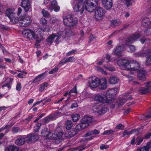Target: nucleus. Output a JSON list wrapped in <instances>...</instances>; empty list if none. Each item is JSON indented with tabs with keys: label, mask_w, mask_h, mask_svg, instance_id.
<instances>
[{
	"label": "nucleus",
	"mask_w": 151,
	"mask_h": 151,
	"mask_svg": "<svg viewBox=\"0 0 151 151\" xmlns=\"http://www.w3.org/2000/svg\"><path fill=\"white\" fill-rule=\"evenodd\" d=\"M117 63L118 65L124 66L127 70H138L140 67L139 63L134 60L129 61L127 60L120 59Z\"/></svg>",
	"instance_id": "f257e3e1"
},
{
	"label": "nucleus",
	"mask_w": 151,
	"mask_h": 151,
	"mask_svg": "<svg viewBox=\"0 0 151 151\" xmlns=\"http://www.w3.org/2000/svg\"><path fill=\"white\" fill-rule=\"evenodd\" d=\"M107 97V96L103 93H98L94 96L93 100L95 101L109 104L112 108H114L115 103V98H110L108 99Z\"/></svg>",
	"instance_id": "f03ea898"
},
{
	"label": "nucleus",
	"mask_w": 151,
	"mask_h": 151,
	"mask_svg": "<svg viewBox=\"0 0 151 151\" xmlns=\"http://www.w3.org/2000/svg\"><path fill=\"white\" fill-rule=\"evenodd\" d=\"M63 18L64 24L68 26H75L78 22L77 18L72 15H68L63 17Z\"/></svg>",
	"instance_id": "7ed1b4c3"
},
{
	"label": "nucleus",
	"mask_w": 151,
	"mask_h": 151,
	"mask_svg": "<svg viewBox=\"0 0 151 151\" xmlns=\"http://www.w3.org/2000/svg\"><path fill=\"white\" fill-rule=\"evenodd\" d=\"M98 5L97 0H87L84 5L85 9L89 12H92Z\"/></svg>",
	"instance_id": "20e7f679"
},
{
	"label": "nucleus",
	"mask_w": 151,
	"mask_h": 151,
	"mask_svg": "<svg viewBox=\"0 0 151 151\" xmlns=\"http://www.w3.org/2000/svg\"><path fill=\"white\" fill-rule=\"evenodd\" d=\"M92 110L94 112L97 113L99 115L104 114L108 110L107 107L96 103H93L92 105Z\"/></svg>",
	"instance_id": "39448f33"
},
{
	"label": "nucleus",
	"mask_w": 151,
	"mask_h": 151,
	"mask_svg": "<svg viewBox=\"0 0 151 151\" xmlns=\"http://www.w3.org/2000/svg\"><path fill=\"white\" fill-rule=\"evenodd\" d=\"M99 79L96 76L91 77L88 78V85L91 88H96L99 84Z\"/></svg>",
	"instance_id": "423d86ee"
},
{
	"label": "nucleus",
	"mask_w": 151,
	"mask_h": 151,
	"mask_svg": "<svg viewBox=\"0 0 151 151\" xmlns=\"http://www.w3.org/2000/svg\"><path fill=\"white\" fill-rule=\"evenodd\" d=\"M14 10L13 9H8L5 12L6 16L9 19L10 21L12 22L15 23H17L18 19L15 17L16 14L14 12Z\"/></svg>",
	"instance_id": "0eeeda50"
},
{
	"label": "nucleus",
	"mask_w": 151,
	"mask_h": 151,
	"mask_svg": "<svg viewBox=\"0 0 151 151\" xmlns=\"http://www.w3.org/2000/svg\"><path fill=\"white\" fill-rule=\"evenodd\" d=\"M22 34L24 37L29 40L36 39L37 37L35 32L33 30L29 29L24 30L22 32Z\"/></svg>",
	"instance_id": "6e6552de"
},
{
	"label": "nucleus",
	"mask_w": 151,
	"mask_h": 151,
	"mask_svg": "<svg viewBox=\"0 0 151 151\" xmlns=\"http://www.w3.org/2000/svg\"><path fill=\"white\" fill-rule=\"evenodd\" d=\"M75 1L76 2V4L73 8L74 12H80L81 14H82L84 10L83 1L79 0L78 1Z\"/></svg>",
	"instance_id": "1a4fd4ad"
},
{
	"label": "nucleus",
	"mask_w": 151,
	"mask_h": 151,
	"mask_svg": "<svg viewBox=\"0 0 151 151\" xmlns=\"http://www.w3.org/2000/svg\"><path fill=\"white\" fill-rule=\"evenodd\" d=\"M31 22L29 17L25 16L22 17L19 21V25L22 27H26L29 26Z\"/></svg>",
	"instance_id": "9d476101"
},
{
	"label": "nucleus",
	"mask_w": 151,
	"mask_h": 151,
	"mask_svg": "<svg viewBox=\"0 0 151 151\" xmlns=\"http://www.w3.org/2000/svg\"><path fill=\"white\" fill-rule=\"evenodd\" d=\"M104 10L101 7H98L96 10L95 12L94 18L97 20L101 19L104 15Z\"/></svg>",
	"instance_id": "9b49d317"
},
{
	"label": "nucleus",
	"mask_w": 151,
	"mask_h": 151,
	"mask_svg": "<svg viewBox=\"0 0 151 151\" xmlns=\"http://www.w3.org/2000/svg\"><path fill=\"white\" fill-rule=\"evenodd\" d=\"M139 37L140 36L138 33H136L131 35L126 40L125 42L126 45L129 46Z\"/></svg>",
	"instance_id": "f8f14e48"
},
{
	"label": "nucleus",
	"mask_w": 151,
	"mask_h": 151,
	"mask_svg": "<svg viewBox=\"0 0 151 151\" xmlns=\"http://www.w3.org/2000/svg\"><path fill=\"white\" fill-rule=\"evenodd\" d=\"M21 6L26 12L31 10L32 8L29 0H22Z\"/></svg>",
	"instance_id": "ddd939ff"
},
{
	"label": "nucleus",
	"mask_w": 151,
	"mask_h": 151,
	"mask_svg": "<svg viewBox=\"0 0 151 151\" xmlns=\"http://www.w3.org/2000/svg\"><path fill=\"white\" fill-rule=\"evenodd\" d=\"M26 142L28 143L35 142L38 139V135L33 133H30L25 137Z\"/></svg>",
	"instance_id": "4468645a"
},
{
	"label": "nucleus",
	"mask_w": 151,
	"mask_h": 151,
	"mask_svg": "<svg viewBox=\"0 0 151 151\" xmlns=\"http://www.w3.org/2000/svg\"><path fill=\"white\" fill-rule=\"evenodd\" d=\"M150 82L145 83V87H141L139 90V92L141 94H145L150 90Z\"/></svg>",
	"instance_id": "2eb2a0df"
},
{
	"label": "nucleus",
	"mask_w": 151,
	"mask_h": 151,
	"mask_svg": "<svg viewBox=\"0 0 151 151\" xmlns=\"http://www.w3.org/2000/svg\"><path fill=\"white\" fill-rule=\"evenodd\" d=\"M99 89L101 90H104L107 88V81L106 78H102L99 80Z\"/></svg>",
	"instance_id": "dca6fc26"
},
{
	"label": "nucleus",
	"mask_w": 151,
	"mask_h": 151,
	"mask_svg": "<svg viewBox=\"0 0 151 151\" xmlns=\"http://www.w3.org/2000/svg\"><path fill=\"white\" fill-rule=\"evenodd\" d=\"M124 46L121 45H118L114 49V52L115 55L119 56L121 55V53L124 50Z\"/></svg>",
	"instance_id": "f3484780"
},
{
	"label": "nucleus",
	"mask_w": 151,
	"mask_h": 151,
	"mask_svg": "<svg viewBox=\"0 0 151 151\" xmlns=\"http://www.w3.org/2000/svg\"><path fill=\"white\" fill-rule=\"evenodd\" d=\"M92 117L91 116H84L81 120L82 122L86 125V127L88 126L90 123L93 121Z\"/></svg>",
	"instance_id": "a211bd4d"
},
{
	"label": "nucleus",
	"mask_w": 151,
	"mask_h": 151,
	"mask_svg": "<svg viewBox=\"0 0 151 151\" xmlns=\"http://www.w3.org/2000/svg\"><path fill=\"white\" fill-rule=\"evenodd\" d=\"M125 98L122 99H119V101L117 102V104L118 106H121L124 104L127 100H130L132 99L131 96L128 97L127 95H125Z\"/></svg>",
	"instance_id": "6ab92c4d"
},
{
	"label": "nucleus",
	"mask_w": 151,
	"mask_h": 151,
	"mask_svg": "<svg viewBox=\"0 0 151 151\" xmlns=\"http://www.w3.org/2000/svg\"><path fill=\"white\" fill-rule=\"evenodd\" d=\"M63 135L62 129L60 127H58L55 129L54 133V137L55 139H60Z\"/></svg>",
	"instance_id": "aec40b11"
},
{
	"label": "nucleus",
	"mask_w": 151,
	"mask_h": 151,
	"mask_svg": "<svg viewBox=\"0 0 151 151\" xmlns=\"http://www.w3.org/2000/svg\"><path fill=\"white\" fill-rule=\"evenodd\" d=\"M146 72L144 70H139V73L137 74V78L142 81H145L146 79Z\"/></svg>",
	"instance_id": "412c9836"
},
{
	"label": "nucleus",
	"mask_w": 151,
	"mask_h": 151,
	"mask_svg": "<svg viewBox=\"0 0 151 151\" xmlns=\"http://www.w3.org/2000/svg\"><path fill=\"white\" fill-rule=\"evenodd\" d=\"M102 3L104 8L108 10L111 9L112 6V0H102Z\"/></svg>",
	"instance_id": "4be33fe9"
},
{
	"label": "nucleus",
	"mask_w": 151,
	"mask_h": 151,
	"mask_svg": "<svg viewBox=\"0 0 151 151\" xmlns=\"http://www.w3.org/2000/svg\"><path fill=\"white\" fill-rule=\"evenodd\" d=\"M118 91L117 88L110 89L107 91L106 92V94L109 97H110L112 96H114L117 93Z\"/></svg>",
	"instance_id": "5701e85b"
},
{
	"label": "nucleus",
	"mask_w": 151,
	"mask_h": 151,
	"mask_svg": "<svg viewBox=\"0 0 151 151\" xmlns=\"http://www.w3.org/2000/svg\"><path fill=\"white\" fill-rule=\"evenodd\" d=\"M76 60V58L73 56L61 60L60 62V63L63 65L67 62H74Z\"/></svg>",
	"instance_id": "b1692460"
},
{
	"label": "nucleus",
	"mask_w": 151,
	"mask_h": 151,
	"mask_svg": "<svg viewBox=\"0 0 151 151\" xmlns=\"http://www.w3.org/2000/svg\"><path fill=\"white\" fill-rule=\"evenodd\" d=\"M142 25L145 27L151 25V20L147 17L144 18L142 22Z\"/></svg>",
	"instance_id": "393cba45"
},
{
	"label": "nucleus",
	"mask_w": 151,
	"mask_h": 151,
	"mask_svg": "<svg viewBox=\"0 0 151 151\" xmlns=\"http://www.w3.org/2000/svg\"><path fill=\"white\" fill-rule=\"evenodd\" d=\"M50 9H53L55 12H57L60 9V7L58 6L56 1L55 0H53L51 3V6L50 7Z\"/></svg>",
	"instance_id": "a878e982"
},
{
	"label": "nucleus",
	"mask_w": 151,
	"mask_h": 151,
	"mask_svg": "<svg viewBox=\"0 0 151 151\" xmlns=\"http://www.w3.org/2000/svg\"><path fill=\"white\" fill-rule=\"evenodd\" d=\"M26 142L25 137L18 138L15 141V143L18 145H21L24 144Z\"/></svg>",
	"instance_id": "bb28decb"
},
{
	"label": "nucleus",
	"mask_w": 151,
	"mask_h": 151,
	"mask_svg": "<svg viewBox=\"0 0 151 151\" xmlns=\"http://www.w3.org/2000/svg\"><path fill=\"white\" fill-rule=\"evenodd\" d=\"M45 73H44L37 76L35 79L33 80L32 83H36L41 81L46 76V75L45 76Z\"/></svg>",
	"instance_id": "cd10ccee"
},
{
	"label": "nucleus",
	"mask_w": 151,
	"mask_h": 151,
	"mask_svg": "<svg viewBox=\"0 0 151 151\" xmlns=\"http://www.w3.org/2000/svg\"><path fill=\"white\" fill-rule=\"evenodd\" d=\"M119 79L117 77L114 76H112L109 78L108 81L110 84H114L117 83Z\"/></svg>",
	"instance_id": "c85d7f7f"
},
{
	"label": "nucleus",
	"mask_w": 151,
	"mask_h": 151,
	"mask_svg": "<svg viewBox=\"0 0 151 151\" xmlns=\"http://www.w3.org/2000/svg\"><path fill=\"white\" fill-rule=\"evenodd\" d=\"M5 151H21V150L15 146H10L5 149Z\"/></svg>",
	"instance_id": "c756f323"
},
{
	"label": "nucleus",
	"mask_w": 151,
	"mask_h": 151,
	"mask_svg": "<svg viewBox=\"0 0 151 151\" xmlns=\"http://www.w3.org/2000/svg\"><path fill=\"white\" fill-rule=\"evenodd\" d=\"M57 37L56 35L52 34L50 35L47 39V41L50 44H51L53 42L54 39L55 37Z\"/></svg>",
	"instance_id": "7c9ffc66"
},
{
	"label": "nucleus",
	"mask_w": 151,
	"mask_h": 151,
	"mask_svg": "<svg viewBox=\"0 0 151 151\" xmlns=\"http://www.w3.org/2000/svg\"><path fill=\"white\" fill-rule=\"evenodd\" d=\"M86 125H85L83 122L77 125L75 127V130L78 131H81L86 128Z\"/></svg>",
	"instance_id": "2f4dec72"
},
{
	"label": "nucleus",
	"mask_w": 151,
	"mask_h": 151,
	"mask_svg": "<svg viewBox=\"0 0 151 151\" xmlns=\"http://www.w3.org/2000/svg\"><path fill=\"white\" fill-rule=\"evenodd\" d=\"M146 52L144 51H140L134 54V55L137 57H143L146 55Z\"/></svg>",
	"instance_id": "473e14b6"
},
{
	"label": "nucleus",
	"mask_w": 151,
	"mask_h": 151,
	"mask_svg": "<svg viewBox=\"0 0 151 151\" xmlns=\"http://www.w3.org/2000/svg\"><path fill=\"white\" fill-rule=\"evenodd\" d=\"M78 132H75V131L72 130L68 132V133L65 134V136L68 137H71L74 136Z\"/></svg>",
	"instance_id": "72a5a7b5"
},
{
	"label": "nucleus",
	"mask_w": 151,
	"mask_h": 151,
	"mask_svg": "<svg viewBox=\"0 0 151 151\" xmlns=\"http://www.w3.org/2000/svg\"><path fill=\"white\" fill-rule=\"evenodd\" d=\"M65 124L66 126V128L68 130L70 129L73 126V124L72 123L71 121L70 120L66 122Z\"/></svg>",
	"instance_id": "f704fd0d"
},
{
	"label": "nucleus",
	"mask_w": 151,
	"mask_h": 151,
	"mask_svg": "<svg viewBox=\"0 0 151 151\" xmlns=\"http://www.w3.org/2000/svg\"><path fill=\"white\" fill-rule=\"evenodd\" d=\"M48 85V84L46 82L40 85V87L39 88V91H43Z\"/></svg>",
	"instance_id": "c9c22d12"
},
{
	"label": "nucleus",
	"mask_w": 151,
	"mask_h": 151,
	"mask_svg": "<svg viewBox=\"0 0 151 151\" xmlns=\"http://www.w3.org/2000/svg\"><path fill=\"white\" fill-rule=\"evenodd\" d=\"M115 132V130L110 129L104 131L102 134L103 135H109Z\"/></svg>",
	"instance_id": "e433bc0d"
},
{
	"label": "nucleus",
	"mask_w": 151,
	"mask_h": 151,
	"mask_svg": "<svg viewBox=\"0 0 151 151\" xmlns=\"http://www.w3.org/2000/svg\"><path fill=\"white\" fill-rule=\"evenodd\" d=\"M74 122H75L78 120L80 117V116L79 114H75L72 115L71 116Z\"/></svg>",
	"instance_id": "4c0bfd02"
},
{
	"label": "nucleus",
	"mask_w": 151,
	"mask_h": 151,
	"mask_svg": "<svg viewBox=\"0 0 151 151\" xmlns=\"http://www.w3.org/2000/svg\"><path fill=\"white\" fill-rule=\"evenodd\" d=\"M111 24L114 26H117L121 24V22L119 19L114 20L112 21Z\"/></svg>",
	"instance_id": "58836bf2"
},
{
	"label": "nucleus",
	"mask_w": 151,
	"mask_h": 151,
	"mask_svg": "<svg viewBox=\"0 0 151 151\" xmlns=\"http://www.w3.org/2000/svg\"><path fill=\"white\" fill-rule=\"evenodd\" d=\"M41 123H40L37 124L34 127V131L35 132H38L40 129V127L41 126Z\"/></svg>",
	"instance_id": "ea45409f"
},
{
	"label": "nucleus",
	"mask_w": 151,
	"mask_h": 151,
	"mask_svg": "<svg viewBox=\"0 0 151 151\" xmlns=\"http://www.w3.org/2000/svg\"><path fill=\"white\" fill-rule=\"evenodd\" d=\"M134 0H125L127 6L128 7L131 6Z\"/></svg>",
	"instance_id": "a19ab883"
},
{
	"label": "nucleus",
	"mask_w": 151,
	"mask_h": 151,
	"mask_svg": "<svg viewBox=\"0 0 151 151\" xmlns=\"http://www.w3.org/2000/svg\"><path fill=\"white\" fill-rule=\"evenodd\" d=\"M150 26L147 27V29L144 31L145 34L147 35H148L151 34V25Z\"/></svg>",
	"instance_id": "79ce46f5"
},
{
	"label": "nucleus",
	"mask_w": 151,
	"mask_h": 151,
	"mask_svg": "<svg viewBox=\"0 0 151 151\" xmlns=\"http://www.w3.org/2000/svg\"><path fill=\"white\" fill-rule=\"evenodd\" d=\"M41 134L42 136L46 137L48 134V131L47 129L46 128H45L42 131Z\"/></svg>",
	"instance_id": "37998d69"
},
{
	"label": "nucleus",
	"mask_w": 151,
	"mask_h": 151,
	"mask_svg": "<svg viewBox=\"0 0 151 151\" xmlns=\"http://www.w3.org/2000/svg\"><path fill=\"white\" fill-rule=\"evenodd\" d=\"M50 30V27H47L44 29L42 28H40L38 29L39 31H40L41 32H44L45 31L49 32Z\"/></svg>",
	"instance_id": "c03bdc74"
},
{
	"label": "nucleus",
	"mask_w": 151,
	"mask_h": 151,
	"mask_svg": "<svg viewBox=\"0 0 151 151\" xmlns=\"http://www.w3.org/2000/svg\"><path fill=\"white\" fill-rule=\"evenodd\" d=\"M136 151H149V150L146 146H144L142 148L137 149Z\"/></svg>",
	"instance_id": "a18cd8bd"
},
{
	"label": "nucleus",
	"mask_w": 151,
	"mask_h": 151,
	"mask_svg": "<svg viewBox=\"0 0 151 151\" xmlns=\"http://www.w3.org/2000/svg\"><path fill=\"white\" fill-rule=\"evenodd\" d=\"M77 51V50H70L69 52H67L66 53V55L67 56H69L70 55H72L73 54L75 53Z\"/></svg>",
	"instance_id": "49530a36"
},
{
	"label": "nucleus",
	"mask_w": 151,
	"mask_h": 151,
	"mask_svg": "<svg viewBox=\"0 0 151 151\" xmlns=\"http://www.w3.org/2000/svg\"><path fill=\"white\" fill-rule=\"evenodd\" d=\"M59 70V68L58 67H55L52 69L49 72V74H52L57 72Z\"/></svg>",
	"instance_id": "de8ad7c7"
},
{
	"label": "nucleus",
	"mask_w": 151,
	"mask_h": 151,
	"mask_svg": "<svg viewBox=\"0 0 151 151\" xmlns=\"http://www.w3.org/2000/svg\"><path fill=\"white\" fill-rule=\"evenodd\" d=\"M146 65H151V55L149 56L147 58L145 62Z\"/></svg>",
	"instance_id": "09e8293b"
},
{
	"label": "nucleus",
	"mask_w": 151,
	"mask_h": 151,
	"mask_svg": "<svg viewBox=\"0 0 151 151\" xmlns=\"http://www.w3.org/2000/svg\"><path fill=\"white\" fill-rule=\"evenodd\" d=\"M42 13L43 16L45 17H48L49 15V13L44 9H43L42 10Z\"/></svg>",
	"instance_id": "8fccbe9b"
},
{
	"label": "nucleus",
	"mask_w": 151,
	"mask_h": 151,
	"mask_svg": "<svg viewBox=\"0 0 151 151\" xmlns=\"http://www.w3.org/2000/svg\"><path fill=\"white\" fill-rule=\"evenodd\" d=\"M40 23L41 24L43 25H45L47 23V20L44 18H42L40 21Z\"/></svg>",
	"instance_id": "3c124183"
},
{
	"label": "nucleus",
	"mask_w": 151,
	"mask_h": 151,
	"mask_svg": "<svg viewBox=\"0 0 151 151\" xmlns=\"http://www.w3.org/2000/svg\"><path fill=\"white\" fill-rule=\"evenodd\" d=\"M12 131L14 133H16L20 131V129L18 127H14L12 128Z\"/></svg>",
	"instance_id": "603ef678"
},
{
	"label": "nucleus",
	"mask_w": 151,
	"mask_h": 151,
	"mask_svg": "<svg viewBox=\"0 0 151 151\" xmlns=\"http://www.w3.org/2000/svg\"><path fill=\"white\" fill-rule=\"evenodd\" d=\"M138 131L137 129H132L130 131H128V135H130L133 133H135L136 134L138 133Z\"/></svg>",
	"instance_id": "864d4df0"
},
{
	"label": "nucleus",
	"mask_w": 151,
	"mask_h": 151,
	"mask_svg": "<svg viewBox=\"0 0 151 151\" xmlns=\"http://www.w3.org/2000/svg\"><path fill=\"white\" fill-rule=\"evenodd\" d=\"M137 139V145H139L143 141V139L141 137H138Z\"/></svg>",
	"instance_id": "5fc2aeb1"
},
{
	"label": "nucleus",
	"mask_w": 151,
	"mask_h": 151,
	"mask_svg": "<svg viewBox=\"0 0 151 151\" xmlns=\"http://www.w3.org/2000/svg\"><path fill=\"white\" fill-rule=\"evenodd\" d=\"M124 126L121 124H118L116 127V129L122 130L124 128Z\"/></svg>",
	"instance_id": "6e6d98bb"
},
{
	"label": "nucleus",
	"mask_w": 151,
	"mask_h": 151,
	"mask_svg": "<svg viewBox=\"0 0 151 151\" xmlns=\"http://www.w3.org/2000/svg\"><path fill=\"white\" fill-rule=\"evenodd\" d=\"M22 88L21 83H17V85L16 89L17 90L19 91L21 90Z\"/></svg>",
	"instance_id": "4d7b16f0"
},
{
	"label": "nucleus",
	"mask_w": 151,
	"mask_h": 151,
	"mask_svg": "<svg viewBox=\"0 0 151 151\" xmlns=\"http://www.w3.org/2000/svg\"><path fill=\"white\" fill-rule=\"evenodd\" d=\"M46 137L48 139H51L52 138H54L53 137L54 134H53L51 132H48V134H47V135Z\"/></svg>",
	"instance_id": "13d9d810"
},
{
	"label": "nucleus",
	"mask_w": 151,
	"mask_h": 151,
	"mask_svg": "<svg viewBox=\"0 0 151 151\" xmlns=\"http://www.w3.org/2000/svg\"><path fill=\"white\" fill-rule=\"evenodd\" d=\"M129 48L130 52H133L135 51L136 50L135 47L134 45H131L129 47Z\"/></svg>",
	"instance_id": "bf43d9fd"
},
{
	"label": "nucleus",
	"mask_w": 151,
	"mask_h": 151,
	"mask_svg": "<svg viewBox=\"0 0 151 151\" xmlns=\"http://www.w3.org/2000/svg\"><path fill=\"white\" fill-rule=\"evenodd\" d=\"M96 69L97 70L100 71L103 73H106L104 70L100 67H96Z\"/></svg>",
	"instance_id": "052dcab7"
},
{
	"label": "nucleus",
	"mask_w": 151,
	"mask_h": 151,
	"mask_svg": "<svg viewBox=\"0 0 151 151\" xmlns=\"http://www.w3.org/2000/svg\"><path fill=\"white\" fill-rule=\"evenodd\" d=\"M104 67L106 69L110 71H113L115 70V68L113 67H108L104 66Z\"/></svg>",
	"instance_id": "680f3d73"
},
{
	"label": "nucleus",
	"mask_w": 151,
	"mask_h": 151,
	"mask_svg": "<svg viewBox=\"0 0 151 151\" xmlns=\"http://www.w3.org/2000/svg\"><path fill=\"white\" fill-rule=\"evenodd\" d=\"M109 147L107 145H105L104 144H102L100 146V148L101 150H103L104 149H106Z\"/></svg>",
	"instance_id": "e2e57ef3"
},
{
	"label": "nucleus",
	"mask_w": 151,
	"mask_h": 151,
	"mask_svg": "<svg viewBox=\"0 0 151 151\" xmlns=\"http://www.w3.org/2000/svg\"><path fill=\"white\" fill-rule=\"evenodd\" d=\"M71 32L70 30H68V31H67L65 33V35H66V37H70V36L71 34Z\"/></svg>",
	"instance_id": "0e129e2a"
},
{
	"label": "nucleus",
	"mask_w": 151,
	"mask_h": 151,
	"mask_svg": "<svg viewBox=\"0 0 151 151\" xmlns=\"http://www.w3.org/2000/svg\"><path fill=\"white\" fill-rule=\"evenodd\" d=\"M93 134V131H90L85 135L84 137L90 136Z\"/></svg>",
	"instance_id": "69168bd1"
},
{
	"label": "nucleus",
	"mask_w": 151,
	"mask_h": 151,
	"mask_svg": "<svg viewBox=\"0 0 151 151\" xmlns=\"http://www.w3.org/2000/svg\"><path fill=\"white\" fill-rule=\"evenodd\" d=\"M105 58L107 60V62H109L110 61V57L108 54H106L105 55Z\"/></svg>",
	"instance_id": "338daca9"
},
{
	"label": "nucleus",
	"mask_w": 151,
	"mask_h": 151,
	"mask_svg": "<svg viewBox=\"0 0 151 151\" xmlns=\"http://www.w3.org/2000/svg\"><path fill=\"white\" fill-rule=\"evenodd\" d=\"M78 106V105L77 103H74L72 104L71 106V109L77 107Z\"/></svg>",
	"instance_id": "774afa93"
}]
</instances>
